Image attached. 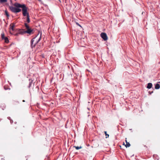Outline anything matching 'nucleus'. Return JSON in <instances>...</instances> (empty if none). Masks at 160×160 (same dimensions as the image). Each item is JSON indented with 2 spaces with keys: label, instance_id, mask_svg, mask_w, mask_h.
I'll return each mask as SVG.
<instances>
[{
  "label": "nucleus",
  "instance_id": "nucleus-1",
  "mask_svg": "<svg viewBox=\"0 0 160 160\" xmlns=\"http://www.w3.org/2000/svg\"><path fill=\"white\" fill-rule=\"evenodd\" d=\"M9 8L11 11L14 13H17L21 11L20 9L16 8L13 6L10 7Z\"/></svg>",
  "mask_w": 160,
  "mask_h": 160
},
{
  "label": "nucleus",
  "instance_id": "nucleus-2",
  "mask_svg": "<svg viewBox=\"0 0 160 160\" xmlns=\"http://www.w3.org/2000/svg\"><path fill=\"white\" fill-rule=\"evenodd\" d=\"M28 8L25 5L22 8V14L24 16H28V13L27 12Z\"/></svg>",
  "mask_w": 160,
  "mask_h": 160
},
{
  "label": "nucleus",
  "instance_id": "nucleus-3",
  "mask_svg": "<svg viewBox=\"0 0 160 160\" xmlns=\"http://www.w3.org/2000/svg\"><path fill=\"white\" fill-rule=\"evenodd\" d=\"M35 39V38H34L32 39L31 41V47L32 48L33 47H35L36 44L41 39V37H40L39 39H38V40L36 41L35 43V44H34V45H33V42L34 41V39Z\"/></svg>",
  "mask_w": 160,
  "mask_h": 160
},
{
  "label": "nucleus",
  "instance_id": "nucleus-4",
  "mask_svg": "<svg viewBox=\"0 0 160 160\" xmlns=\"http://www.w3.org/2000/svg\"><path fill=\"white\" fill-rule=\"evenodd\" d=\"M101 38L104 40H107L108 38L106 34L104 32H102L101 34Z\"/></svg>",
  "mask_w": 160,
  "mask_h": 160
},
{
  "label": "nucleus",
  "instance_id": "nucleus-5",
  "mask_svg": "<svg viewBox=\"0 0 160 160\" xmlns=\"http://www.w3.org/2000/svg\"><path fill=\"white\" fill-rule=\"evenodd\" d=\"M25 5L24 4H21L18 3H15L14 4V6L16 7L17 8H23V7L25 6Z\"/></svg>",
  "mask_w": 160,
  "mask_h": 160
},
{
  "label": "nucleus",
  "instance_id": "nucleus-6",
  "mask_svg": "<svg viewBox=\"0 0 160 160\" xmlns=\"http://www.w3.org/2000/svg\"><path fill=\"white\" fill-rule=\"evenodd\" d=\"M33 31V30L31 28H30L29 29L27 30L26 31L24 32H25L26 33L29 34H31L32 33V32Z\"/></svg>",
  "mask_w": 160,
  "mask_h": 160
},
{
  "label": "nucleus",
  "instance_id": "nucleus-7",
  "mask_svg": "<svg viewBox=\"0 0 160 160\" xmlns=\"http://www.w3.org/2000/svg\"><path fill=\"white\" fill-rule=\"evenodd\" d=\"M152 86V84L151 83H148V85L147 86V88H148L150 89L151 88Z\"/></svg>",
  "mask_w": 160,
  "mask_h": 160
},
{
  "label": "nucleus",
  "instance_id": "nucleus-8",
  "mask_svg": "<svg viewBox=\"0 0 160 160\" xmlns=\"http://www.w3.org/2000/svg\"><path fill=\"white\" fill-rule=\"evenodd\" d=\"M126 139L127 138H126L125 142L126 143V144L125 145V146L126 148H127V147H130V143H129V142H128L126 140Z\"/></svg>",
  "mask_w": 160,
  "mask_h": 160
},
{
  "label": "nucleus",
  "instance_id": "nucleus-9",
  "mask_svg": "<svg viewBox=\"0 0 160 160\" xmlns=\"http://www.w3.org/2000/svg\"><path fill=\"white\" fill-rule=\"evenodd\" d=\"M3 40H4L5 42L6 43H8L9 42L8 39L7 37H5Z\"/></svg>",
  "mask_w": 160,
  "mask_h": 160
},
{
  "label": "nucleus",
  "instance_id": "nucleus-10",
  "mask_svg": "<svg viewBox=\"0 0 160 160\" xmlns=\"http://www.w3.org/2000/svg\"><path fill=\"white\" fill-rule=\"evenodd\" d=\"M160 88V86L158 83H157L155 85V88L156 89H158Z\"/></svg>",
  "mask_w": 160,
  "mask_h": 160
},
{
  "label": "nucleus",
  "instance_id": "nucleus-11",
  "mask_svg": "<svg viewBox=\"0 0 160 160\" xmlns=\"http://www.w3.org/2000/svg\"><path fill=\"white\" fill-rule=\"evenodd\" d=\"M25 31L24 30H20L19 31V33L21 34H23L26 33V32H24Z\"/></svg>",
  "mask_w": 160,
  "mask_h": 160
},
{
  "label": "nucleus",
  "instance_id": "nucleus-12",
  "mask_svg": "<svg viewBox=\"0 0 160 160\" xmlns=\"http://www.w3.org/2000/svg\"><path fill=\"white\" fill-rule=\"evenodd\" d=\"M27 22L28 23H29L30 22V19L29 18V14H28V16H27Z\"/></svg>",
  "mask_w": 160,
  "mask_h": 160
},
{
  "label": "nucleus",
  "instance_id": "nucleus-13",
  "mask_svg": "<svg viewBox=\"0 0 160 160\" xmlns=\"http://www.w3.org/2000/svg\"><path fill=\"white\" fill-rule=\"evenodd\" d=\"M73 147H74V148H75L77 150H78L79 149L82 148V147H81V146L78 147V146H74Z\"/></svg>",
  "mask_w": 160,
  "mask_h": 160
},
{
  "label": "nucleus",
  "instance_id": "nucleus-14",
  "mask_svg": "<svg viewBox=\"0 0 160 160\" xmlns=\"http://www.w3.org/2000/svg\"><path fill=\"white\" fill-rule=\"evenodd\" d=\"M1 38L2 39H3L6 37L5 36L3 32L1 33Z\"/></svg>",
  "mask_w": 160,
  "mask_h": 160
},
{
  "label": "nucleus",
  "instance_id": "nucleus-15",
  "mask_svg": "<svg viewBox=\"0 0 160 160\" xmlns=\"http://www.w3.org/2000/svg\"><path fill=\"white\" fill-rule=\"evenodd\" d=\"M24 24L27 30L30 28L29 26L26 23H25Z\"/></svg>",
  "mask_w": 160,
  "mask_h": 160
},
{
  "label": "nucleus",
  "instance_id": "nucleus-16",
  "mask_svg": "<svg viewBox=\"0 0 160 160\" xmlns=\"http://www.w3.org/2000/svg\"><path fill=\"white\" fill-rule=\"evenodd\" d=\"M7 2V0H0V3H3L6 2Z\"/></svg>",
  "mask_w": 160,
  "mask_h": 160
},
{
  "label": "nucleus",
  "instance_id": "nucleus-17",
  "mask_svg": "<svg viewBox=\"0 0 160 160\" xmlns=\"http://www.w3.org/2000/svg\"><path fill=\"white\" fill-rule=\"evenodd\" d=\"M153 158H155L156 159L158 160L159 159V157L157 156L156 155H153Z\"/></svg>",
  "mask_w": 160,
  "mask_h": 160
},
{
  "label": "nucleus",
  "instance_id": "nucleus-18",
  "mask_svg": "<svg viewBox=\"0 0 160 160\" xmlns=\"http://www.w3.org/2000/svg\"><path fill=\"white\" fill-rule=\"evenodd\" d=\"M5 14L6 15V16H7V17H8L9 16V15L8 14V12L6 11H5Z\"/></svg>",
  "mask_w": 160,
  "mask_h": 160
},
{
  "label": "nucleus",
  "instance_id": "nucleus-19",
  "mask_svg": "<svg viewBox=\"0 0 160 160\" xmlns=\"http://www.w3.org/2000/svg\"><path fill=\"white\" fill-rule=\"evenodd\" d=\"M14 24H13V25H12V26H11V29L12 31L14 30Z\"/></svg>",
  "mask_w": 160,
  "mask_h": 160
},
{
  "label": "nucleus",
  "instance_id": "nucleus-20",
  "mask_svg": "<svg viewBox=\"0 0 160 160\" xmlns=\"http://www.w3.org/2000/svg\"><path fill=\"white\" fill-rule=\"evenodd\" d=\"M104 133H105V134L106 136H108V137H109V134H107V132H106V131H105V132H104Z\"/></svg>",
  "mask_w": 160,
  "mask_h": 160
},
{
  "label": "nucleus",
  "instance_id": "nucleus-21",
  "mask_svg": "<svg viewBox=\"0 0 160 160\" xmlns=\"http://www.w3.org/2000/svg\"><path fill=\"white\" fill-rule=\"evenodd\" d=\"M76 24L77 25H78V26H80V27H81V26L78 22H77L76 23Z\"/></svg>",
  "mask_w": 160,
  "mask_h": 160
},
{
  "label": "nucleus",
  "instance_id": "nucleus-22",
  "mask_svg": "<svg viewBox=\"0 0 160 160\" xmlns=\"http://www.w3.org/2000/svg\"><path fill=\"white\" fill-rule=\"evenodd\" d=\"M31 84H32V82H30V83H29V87H31Z\"/></svg>",
  "mask_w": 160,
  "mask_h": 160
},
{
  "label": "nucleus",
  "instance_id": "nucleus-23",
  "mask_svg": "<svg viewBox=\"0 0 160 160\" xmlns=\"http://www.w3.org/2000/svg\"><path fill=\"white\" fill-rule=\"evenodd\" d=\"M10 122L11 123H12L13 122V121L12 120H10Z\"/></svg>",
  "mask_w": 160,
  "mask_h": 160
},
{
  "label": "nucleus",
  "instance_id": "nucleus-24",
  "mask_svg": "<svg viewBox=\"0 0 160 160\" xmlns=\"http://www.w3.org/2000/svg\"><path fill=\"white\" fill-rule=\"evenodd\" d=\"M8 119L10 120V117H8Z\"/></svg>",
  "mask_w": 160,
  "mask_h": 160
},
{
  "label": "nucleus",
  "instance_id": "nucleus-25",
  "mask_svg": "<svg viewBox=\"0 0 160 160\" xmlns=\"http://www.w3.org/2000/svg\"><path fill=\"white\" fill-rule=\"evenodd\" d=\"M39 1H41V0H38Z\"/></svg>",
  "mask_w": 160,
  "mask_h": 160
},
{
  "label": "nucleus",
  "instance_id": "nucleus-26",
  "mask_svg": "<svg viewBox=\"0 0 160 160\" xmlns=\"http://www.w3.org/2000/svg\"><path fill=\"white\" fill-rule=\"evenodd\" d=\"M23 102H25L24 100H23Z\"/></svg>",
  "mask_w": 160,
  "mask_h": 160
},
{
  "label": "nucleus",
  "instance_id": "nucleus-27",
  "mask_svg": "<svg viewBox=\"0 0 160 160\" xmlns=\"http://www.w3.org/2000/svg\"><path fill=\"white\" fill-rule=\"evenodd\" d=\"M15 1H16L17 0H15Z\"/></svg>",
  "mask_w": 160,
  "mask_h": 160
}]
</instances>
